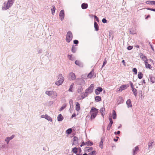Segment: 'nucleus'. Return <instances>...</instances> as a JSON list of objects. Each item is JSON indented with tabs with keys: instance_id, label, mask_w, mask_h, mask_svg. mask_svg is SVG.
Listing matches in <instances>:
<instances>
[{
	"instance_id": "48",
	"label": "nucleus",
	"mask_w": 155,
	"mask_h": 155,
	"mask_svg": "<svg viewBox=\"0 0 155 155\" xmlns=\"http://www.w3.org/2000/svg\"><path fill=\"white\" fill-rule=\"evenodd\" d=\"M73 106H72L71 105H70V108L69 110L71 113V112L73 110Z\"/></svg>"
},
{
	"instance_id": "7",
	"label": "nucleus",
	"mask_w": 155,
	"mask_h": 155,
	"mask_svg": "<svg viewBox=\"0 0 155 155\" xmlns=\"http://www.w3.org/2000/svg\"><path fill=\"white\" fill-rule=\"evenodd\" d=\"M129 86L128 84H125L122 85L120 87L117 88V91L118 92H120L122 91L124 89H126L127 87H129Z\"/></svg>"
},
{
	"instance_id": "8",
	"label": "nucleus",
	"mask_w": 155,
	"mask_h": 155,
	"mask_svg": "<svg viewBox=\"0 0 155 155\" xmlns=\"http://www.w3.org/2000/svg\"><path fill=\"white\" fill-rule=\"evenodd\" d=\"M76 76L74 73L71 72L69 74V79L70 80H74L76 78Z\"/></svg>"
},
{
	"instance_id": "31",
	"label": "nucleus",
	"mask_w": 155,
	"mask_h": 155,
	"mask_svg": "<svg viewBox=\"0 0 155 155\" xmlns=\"http://www.w3.org/2000/svg\"><path fill=\"white\" fill-rule=\"evenodd\" d=\"M109 119L110 120V123L108 125H109V126L111 127L112 124L113 123V121L111 118L110 117H109Z\"/></svg>"
},
{
	"instance_id": "38",
	"label": "nucleus",
	"mask_w": 155,
	"mask_h": 155,
	"mask_svg": "<svg viewBox=\"0 0 155 155\" xmlns=\"http://www.w3.org/2000/svg\"><path fill=\"white\" fill-rule=\"evenodd\" d=\"M149 81H150L152 84L154 83L155 82L154 79L152 77H150V78Z\"/></svg>"
},
{
	"instance_id": "54",
	"label": "nucleus",
	"mask_w": 155,
	"mask_h": 155,
	"mask_svg": "<svg viewBox=\"0 0 155 155\" xmlns=\"http://www.w3.org/2000/svg\"><path fill=\"white\" fill-rule=\"evenodd\" d=\"M102 21L103 23H105L107 22V20H106L105 18H104L102 19Z\"/></svg>"
},
{
	"instance_id": "26",
	"label": "nucleus",
	"mask_w": 155,
	"mask_h": 155,
	"mask_svg": "<svg viewBox=\"0 0 155 155\" xmlns=\"http://www.w3.org/2000/svg\"><path fill=\"white\" fill-rule=\"evenodd\" d=\"M78 138L77 137H74L73 140V144H76L78 143Z\"/></svg>"
},
{
	"instance_id": "45",
	"label": "nucleus",
	"mask_w": 155,
	"mask_h": 155,
	"mask_svg": "<svg viewBox=\"0 0 155 155\" xmlns=\"http://www.w3.org/2000/svg\"><path fill=\"white\" fill-rule=\"evenodd\" d=\"M145 67L147 68L151 69L152 68L151 65L150 64H146Z\"/></svg>"
},
{
	"instance_id": "11",
	"label": "nucleus",
	"mask_w": 155,
	"mask_h": 155,
	"mask_svg": "<svg viewBox=\"0 0 155 155\" xmlns=\"http://www.w3.org/2000/svg\"><path fill=\"white\" fill-rule=\"evenodd\" d=\"M77 82L78 84L79 85L83 86L85 84L84 80L82 79H78Z\"/></svg>"
},
{
	"instance_id": "52",
	"label": "nucleus",
	"mask_w": 155,
	"mask_h": 155,
	"mask_svg": "<svg viewBox=\"0 0 155 155\" xmlns=\"http://www.w3.org/2000/svg\"><path fill=\"white\" fill-rule=\"evenodd\" d=\"M130 85L131 86V87L132 88H134V86L133 83L130 81H129Z\"/></svg>"
},
{
	"instance_id": "57",
	"label": "nucleus",
	"mask_w": 155,
	"mask_h": 155,
	"mask_svg": "<svg viewBox=\"0 0 155 155\" xmlns=\"http://www.w3.org/2000/svg\"><path fill=\"white\" fill-rule=\"evenodd\" d=\"M53 102L52 101H50L48 103V104L49 105H51V104H53Z\"/></svg>"
},
{
	"instance_id": "29",
	"label": "nucleus",
	"mask_w": 155,
	"mask_h": 155,
	"mask_svg": "<svg viewBox=\"0 0 155 155\" xmlns=\"http://www.w3.org/2000/svg\"><path fill=\"white\" fill-rule=\"evenodd\" d=\"M155 1H147L146 2V3L149 5H154Z\"/></svg>"
},
{
	"instance_id": "47",
	"label": "nucleus",
	"mask_w": 155,
	"mask_h": 155,
	"mask_svg": "<svg viewBox=\"0 0 155 155\" xmlns=\"http://www.w3.org/2000/svg\"><path fill=\"white\" fill-rule=\"evenodd\" d=\"M105 111V109L104 108L102 107L101 109L100 112H101V114H102V113L104 112Z\"/></svg>"
},
{
	"instance_id": "56",
	"label": "nucleus",
	"mask_w": 155,
	"mask_h": 155,
	"mask_svg": "<svg viewBox=\"0 0 155 155\" xmlns=\"http://www.w3.org/2000/svg\"><path fill=\"white\" fill-rule=\"evenodd\" d=\"M120 133V131H118L117 132H114V134L115 135H116L117 134H119Z\"/></svg>"
},
{
	"instance_id": "55",
	"label": "nucleus",
	"mask_w": 155,
	"mask_h": 155,
	"mask_svg": "<svg viewBox=\"0 0 155 155\" xmlns=\"http://www.w3.org/2000/svg\"><path fill=\"white\" fill-rule=\"evenodd\" d=\"M74 43L75 44H78V41L77 40H74Z\"/></svg>"
},
{
	"instance_id": "1",
	"label": "nucleus",
	"mask_w": 155,
	"mask_h": 155,
	"mask_svg": "<svg viewBox=\"0 0 155 155\" xmlns=\"http://www.w3.org/2000/svg\"><path fill=\"white\" fill-rule=\"evenodd\" d=\"M15 0H8L7 3H4L2 6V9L6 10L11 7L13 5Z\"/></svg>"
},
{
	"instance_id": "39",
	"label": "nucleus",
	"mask_w": 155,
	"mask_h": 155,
	"mask_svg": "<svg viewBox=\"0 0 155 155\" xmlns=\"http://www.w3.org/2000/svg\"><path fill=\"white\" fill-rule=\"evenodd\" d=\"M66 107V105L65 104H64L63 106L61 107L59 109L60 111L64 109Z\"/></svg>"
},
{
	"instance_id": "40",
	"label": "nucleus",
	"mask_w": 155,
	"mask_h": 155,
	"mask_svg": "<svg viewBox=\"0 0 155 155\" xmlns=\"http://www.w3.org/2000/svg\"><path fill=\"white\" fill-rule=\"evenodd\" d=\"M143 74L141 73L140 72L138 73V78L140 79H141L143 77Z\"/></svg>"
},
{
	"instance_id": "43",
	"label": "nucleus",
	"mask_w": 155,
	"mask_h": 155,
	"mask_svg": "<svg viewBox=\"0 0 155 155\" xmlns=\"http://www.w3.org/2000/svg\"><path fill=\"white\" fill-rule=\"evenodd\" d=\"M153 142H149L148 143V148L149 149L150 148H152V145L153 144Z\"/></svg>"
},
{
	"instance_id": "15",
	"label": "nucleus",
	"mask_w": 155,
	"mask_h": 155,
	"mask_svg": "<svg viewBox=\"0 0 155 155\" xmlns=\"http://www.w3.org/2000/svg\"><path fill=\"white\" fill-rule=\"evenodd\" d=\"M94 71L93 70L90 72L88 74L87 78H91L93 76Z\"/></svg>"
},
{
	"instance_id": "23",
	"label": "nucleus",
	"mask_w": 155,
	"mask_h": 155,
	"mask_svg": "<svg viewBox=\"0 0 155 155\" xmlns=\"http://www.w3.org/2000/svg\"><path fill=\"white\" fill-rule=\"evenodd\" d=\"M87 94H85V93H84V92L82 93L81 94L80 97V99H84V98L85 97H87Z\"/></svg>"
},
{
	"instance_id": "9",
	"label": "nucleus",
	"mask_w": 155,
	"mask_h": 155,
	"mask_svg": "<svg viewBox=\"0 0 155 155\" xmlns=\"http://www.w3.org/2000/svg\"><path fill=\"white\" fill-rule=\"evenodd\" d=\"M59 16L61 21H62L64 17V10H61L60 12Z\"/></svg>"
},
{
	"instance_id": "10",
	"label": "nucleus",
	"mask_w": 155,
	"mask_h": 155,
	"mask_svg": "<svg viewBox=\"0 0 155 155\" xmlns=\"http://www.w3.org/2000/svg\"><path fill=\"white\" fill-rule=\"evenodd\" d=\"M41 117L42 118H45L47 119V120H48L50 121L51 122L52 121V118L48 116L47 114L41 115Z\"/></svg>"
},
{
	"instance_id": "12",
	"label": "nucleus",
	"mask_w": 155,
	"mask_h": 155,
	"mask_svg": "<svg viewBox=\"0 0 155 155\" xmlns=\"http://www.w3.org/2000/svg\"><path fill=\"white\" fill-rule=\"evenodd\" d=\"M15 137L14 135H12L10 137H7L5 140V141L6 142L7 144L9 143V141Z\"/></svg>"
},
{
	"instance_id": "24",
	"label": "nucleus",
	"mask_w": 155,
	"mask_h": 155,
	"mask_svg": "<svg viewBox=\"0 0 155 155\" xmlns=\"http://www.w3.org/2000/svg\"><path fill=\"white\" fill-rule=\"evenodd\" d=\"M94 27L95 31H97L99 30V26L97 23L95 21L94 22Z\"/></svg>"
},
{
	"instance_id": "62",
	"label": "nucleus",
	"mask_w": 155,
	"mask_h": 155,
	"mask_svg": "<svg viewBox=\"0 0 155 155\" xmlns=\"http://www.w3.org/2000/svg\"><path fill=\"white\" fill-rule=\"evenodd\" d=\"M76 116V114H73L72 115V116H71V117L72 118H73V117H75V116Z\"/></svg>"
},
{
	"instance_id": "25",
	"label": "nucleus",
	"mask_w": 155,
	"mask_h": 155,
	"mask_svg": "<svg viewBox=\"0 0 155 155\" xmlns=\"http://www.w3.org/2000/svg\"><path fill=\"white\" fill-rule=\"evenodd\" d=\"M132 89V92H133L134 95V96L135 97H136L137 95V92L136 89L134 88H133Z\"/></svg>"
},
{
	"instance_id": "59",
	"label": "nucleus",
	"mask_w": 155,
	"mask_h": 155,
	"mask_svg": "<svg viewBox=\"0 0 155 155\" xmlns=\"http://www.w3.org/2000/svg\"><path fill=\"white\" fill-rule=\"evenodd\" d=\"M149 44H150V45L151 48V49H152V50L153 51H154V48L153 47L152 45L150 44V42H149Z\"/></svg>"
},
{
	"instance_id": "21",
	"label": "nucleus",
	"mask_w": 155,
	"mask_h": 155,
	"mask_svg": "<svg viewBox=\"0 0 155 155\" xmlns=\"http://www.w3.org/2000/svg\"><path fill=\"white\" fill-rule=\"evenodd\" d=\"M81 7L83 9H86L88 7V4L85 3H83L81 5Z\"/></svg>"
},
{
	"instance_id": "19",
	"label": "nucleus",
	"mask_w": 155,
	"mask_h": 155,
	"mask_svg": "<svg viewBox=\"0 0 155 155\" xmlns=\"http://www.w3.org/2000/svg\"><path fill=\"white\" fill-rule=\"evenodd\" d=\"M139 150V147L138 146L136 147L134 149H133V155H135L137 153V151Z\"/></svg>"
},
{
	"instance_id": "5",
	"label": "nucleus",
	"mask_w": 155,
	"mask_h": 155,
	"mask_svg": "<svg viewBox=\"0 0 155 155\" xmlns=\"http://www.w3.org/2000/svg\"><path fill=\"white\" fill-rule=\"evenodd\" d=\"M73 38V35L71 32L69 31L67 32L66 37V41L68 43L70 42L72 40Z\"/></svg>"
},
{
	"instance_id": "37",
	"label": "nucleus",
	"mask_w": 155,
	"mask_h": 155,
	"mask_svg": "<svg viewBox=\"0 0 155 155\" xmlns=\"http://www.w3.org/2000/svg\"><path fill=\"white\" fill-rule=\"evenodd\" d=\"M55 10V8L54 6H52V8L51 9V12L52 14L53 15L54 14Z\"/></svg>"
},
{
	"instance_id": "49",
	"label": "nucleus",
	"mask_w": 155,
	"mask_h": 155,
	"mask_svg": "<svg viewBox=\"0 0 155 155\" xmlns=\"http://www.w3.org/2000/svg\"><path fill=\"white\" fill-rule=\"evenodd\" d=\"M133 71L134 73L135 74H136L137 73V70L135 68H134L133 69Z\"/></svg>"
},
{
	"instance_id": "41",
	"label": "nucleus",
	"mask_w": 155,
	"mask_h": 155,
	"mask_svg": "<svg viewBox=\"0 0 155 155\" xmlns=\"http://www.w3.org/2000/svg\"><path fill=\"white\" fill-rule=\"evenodd\" d=\"M93 150V148L92 147H86V150L87 152H90L91 151Z\"/></svg>"
},
{
	"instance_id": "34",
	"label": "nucleus",
	"mask_w": 155,
	"mask_h": 155,
	"mask_svg": "<svg viewBox=\"0 0 155 155\" xmlns=\"http://www.w3.org/2000/svg\"><path fill=\"white\" fill-rule=\"evenodd\" d=\"M72 131V130L71 128H69L67 130L66 132L67 134H71Z\"/></svg>"
},
{
	"instance_id": "13",
	"label": "nucleus",
	"mask_w": 155,
	"mask_h": 155,
	"mask_svg": "<svg viewBox=\"0 0 155 155\" xmlns=\"http://www.w3.org/2000/svg\"><path fill=\"white\" fill-rule=\"evenodd\" d=\"M103 89L102 87H98L97 89L95 90V92L96 95H98L100 94V92L102 91Z\"/></svg>"
},
{
	"instance_id": "63",
	"label": "nucleus",
	"mask_w": 155,
	"mask_h": 155,
	"mask_svg": "<svg viewBox=\"0 0 155 155\" xmlns=\"http://www.w3.org/2000/svg\"><path fill=\"white\" fill-rule=\"evenodd\" d=\"M122 62L124 65H125V61L124 60H123L122 61Z\"/></svg>"
},
{
	"instance_id": "17",
	"label": "nucleus",
	"mask_w": 155,
	"mask_h": 155,
	"mask_svg": "<svg viewBox=\"0 0 155 155\" xmlns=\"http://www.w3.org/2000/svg\"><path fill=\"white\" fill-rule=\"evenodd\" d=\"M64 119V117L62 115L60 114H59L57 117V120L58 121H62Z\"/></svg>"
},
{
	"instance_id": "50",
	"label": "nucleus",
	"mask_w": 155,
	"mask_h": 155,
	"mask_svg": "<svg viewBox=\"0 0 155 155\" xmlns=\"http://www.w3.org/2000/svg\"><path fill=\"white\" fill-rule=\"evenodd\" d=\"M107 60H106V58H105L104 60V62H103V66H102V67L105 65L107 63Z\"/></svg>"
},
{
	"instance_id": "42",
	"label": "nucleus",
	"mask_w": 155,
	"mask_h": 155,
	"mask_svg": "<svg viewBox=\"0 0 155 155\" xmlns=\"http://www.w3.org/2000/svg\"><path fill=\"white\" fill-rule=\"evenodd\" d=\"M68 58L72 61L74 60V58L72 57V55H68Z\"/></svg>"
},
{
	"instance_id": "2",
	"label": "nucleus",
	"mask_w": 155,
	"mask_h": 155,
	"mask_svg": "<svg viewBox=\"0 0 155 155\" xmlns=\"http://www.w3.org/2000/svg\"><path fill=\"white\" fill-rule=\"evenodd\" d=\"M45 94L50 96L52 99H55L58 96L57 93L53 91H47L45 92Z\"/></svg>"
},
{
	"instance_id": "22",
	"label": "nucleus",
	"mask_w": 155,
	"mask_h": 155,
	"mask_svg": "<svg viewBox=\"0 0 155 155\" xmlns=\"http://www.w3.org/2000/svg\"><path fill=\"white\" fill-rule=\"evenodd\" d=\"M75 63L76 65H77L80 67H82L83 66V64H82V63L81 62L79 61H78V60L76 61L75 62Z\"/></svg>"
},
{
	"instance_id": "36",
	"label": "nucleus",
	"mask_w": 155,
	"mask_h": 155,
	"mask_svg": "<svg viewBox=\"0 0 155 155\" xmlns=\"http://www.w3.org/2000/svg\"><path fill=\"white\" fill-rule=\"evenodd\" d=\"M74 84L73 83L72 84H71L70 86V88L68 90V91L69 92H73V90H72V88L73 87L74 85Z\"/></svg>"
},
{
	"instance_id": "51",
	"label": "nucleus",
	"mask_w": 155,
	"mask_h": 155,
	"mask_svg": "<svg viewBox=\"0 0 155 155\" xmlns=\"http://www.w3.org/2000/svg\"><path fill=\"white\" fill-rule=\"evenodd\" d=\"M90 154V155H96V151L94 150L93 151L91 152Z\"/></svg>"
},
{
	"instance_id": "16",
	"label": "nucleus",
	"mask_w": 155,
	"mask_h": 155,
	"mask_svg": "<svg viewBox=\"0 0 155 155\" xmlns=\"http://www.w3.org/2000/svg\"><path fill=\"white\" fill-rule=\"evenodd\" d=\"M75 109L77 111H79L80 109V105L78 102H76Z\"/></svg>"
},
{
	"instance_id": "30",
	"label": "nucleus",
	"mask_w": 155,
	"mask_h": 155,
	"mask_svg": "<svg viewBox=\"0 0 155 155\" xmlns=\"http://www.w3.org/2000/svg\"><path fill=\"white\" fill-rule=\"evenodd\" d=\"M77 49V48L76 47H75L74 46H73L71 48V51L73 53H75L76 52V50Z\"/></svg>"
},
{
	"instance_id": "3",
	"label": "nucleus",
	"mask_w": 155,
	"mask_h": 155,
	"mask_svg": "<svg viewBox=\"0 0 155 155\" xmlns=\"http://www.w3.org/2000/svg\"><path fill=\"white\" fill-rule=\"evenodd\" d=\"M97 113L98 110L94 107H92L90 111V113L91 114V120L95 118L97 114Z\"/></svg>"
},
{
	"instance_id": "18",
	"label": "nucleus",
	"mask_w": 155,
	"mask_h": 155,
	"mask_svg": "<svg viewBox=\"0 0 155 155\" xmlns=\"http://www.w3.org/2000/svg\"><path fill=\"white\" fill-rule=\"evenodd\" d=\"M139 55L140 57V58L143 60H146V58H147L142 53H139Z\"/></svg>"
},
{
	"instance_id": "64",
	"label": "nucleus",
	"mask_w": 155,
	"mask_h": 155,
	"mask_svg": "<svg viewBox=\"0 0 155 155\" xmlns=\"http://www.w3.org/2000/svg\"><path fill=\"white\" fill-rule=\"evenodd\" d=\"M111 127H110V126H109V125L108 126V127H107V130H110V128H111Z\"/></svg>"
},
{
	"instance_id": "28",
	"label": "nucleus",
	"mask_w": 155,
	"mask_h": 155,
	"mask_svg": "<svg viewBox=\"0 0 155 155\" xmlns=\"http://www.w3.org/2000/svg\"><path fill=\"white\" fill-rule=\"evenodd\" d=\"M104 142V139L102 138L101 140V141L100 142L99 147L101 149L103 148V144Z\"/></svg>"
},
{
	"instance_id": "58",
	"label": "nucleus",
	"mask_w": 155,
	"mask_h": 155,
	"mask_svg": "<svg viewBox=\"0 0 155 155\" xmlns=\"http://www.w3.org/2000/svg\"><path fill=\"white\" fill-rule=\"evenodd\" d=\"M94 18H95V19L97 21V22H99V19H98V18H97V17L96 16V15H95L94 16Z\"/></svg>"
},
{
	"instance_id": "33",
	"label": "nucleus",
	"mask_w": 155,
	"mask_h": 155,
	"mask_svg": "<svg viewBox=\"0 0 155 155\" xmlns=\"http://www.w3.org/2000/svg\"><path fill=\"white\" fill-rule=\"evenodd\" d=\"M78 149L77 147H74L72 149V151L75 153H77L78 152Z\"/></svg>"
},
{
	"instance_id": "20",
	"label": "nucleus",
	"mask_w": 155,
	"mask_h": 155,
	"mask_svg": "<svg viewBox=\"0 0 155 155\" xmlns=\"http://www.w3.org/2000/svg\"><path fill=\"white\" fill-rule=\"evenodd\" d=\"M124 101L123 97H119L117 100V102L118 104H122L123 103Z\"/></svg>"
},
{
	"instance_id": "6",
	"label": "nucleus",
	"mask_w": 155,
	"mask_h": 155,
	"mask_svg": "<svg viewBox=\"0 0 155 155\" xmlns=\"http://www.w3.org/2000/svg\"><path fill=\"white\" fill-rule=\"evenodd\" d=\"M94 85L93 84H91L90 86L85 90V94L88 96L89 94L91 93L93 91Z\"/></svg>"
},
{
	"instance_id": "44",
	"label": "nucleus",
	"mask_w": 155,
	"mask_h": 155,
	"mask_svg": "<svg viewBox=\"0 0 155 155\" xmlns=\"http://www.w3.org/2000/svg\"><path fill=\"white\" fill-rule=\"evenodd\" d=\"M86 144L87 146H90L93 145V143L90 141H87L86 143Z\"/></svg>"
},
{
	"instance_id": "46",
	"label": "nucleus",
	"mask_w": 155,
	"mask_h": 155,
	"mask_svg": "<svg viewBox=\"0 0 155 155\" xmlns=\"http://www.w3.org/2000/svg\"><path fill=\"white\" fill-rule=\"evenodd\" d=\"M69 103L70 104V105H71L72 106H73V100L71 99L69 100Z\"/></svg>"
},
{
	"instance_id": "61",
	"label": "nucleus",
	"mask_w": 155,
	"mask_h": 155,
	"mask_svg": "<svg viewBox=\"0 0 155 155\" xmlns=\"http://www.w3.org/2000/svg\"><path fill=\"white\" fill-rule=\"evenodd\" d=\"M143 61H144L145 64H147L148 63V60H147V58H146V60H144Z\"/></svg>"
},
{
	"instance_id": "32",
	"label": "nucleus",
	"mask_w": 155,
	"mask_h": 155,
	"mask_svg": "<svg viewBox=\"0 0 155 155\" xmlns=\"http://www.w3.org/2000/svg\"><path fill=\"white\" fill-rule=\"evenodd\" d=\"M113 119H115L116 118L117 114L116 113L115 111L114 110H113Z\"/></svg>"
},
{
	"instance_id": "14",
	"label": "nucleus",
	"mask_w": 155,
	"mask_h": 155,
	"mask_svg": "<svg viewBox=\"0 0 155 155\" xmlns=\"http://www.w3.org/2000/svg\"><path fill=\"white\" fill-rule=\"evenodd\" d=\"M126 103L128 108L131 107H132L131 101L130 99L127 100Z\"/></svg>"
},
{
	"instance_id": "27",
	"label": "nucleus",
	"mask_w": 155,
	"mask_h": 155,
	"mask_svg": "<svg viewBox=\"0 0 155 155\" xmlns=\"http://www.w3.org/2000/svg\"><path fill=\"white\" fill-rule=\"evenodd\" d=\"M101 100V97L99 96H97L95 97V101L97 102H99Z\"/></svg>"
},
{
	"instance_id": "35",
	"label": "nucleus",
	"mask_w": 155,
	"mask_h": 155,
	"mask_svg": "<svg viewBox=\"0 0 155 155\" xmlns=\"http://www.w3.org/2000/svg\"><path fill=\"white\" fill-rule=\"evenodd\" d=\"M83 91V88L82 87H80L78 88L77 90L78 92L79 93H81Z\"/></svg>"
},
{
	"instance_id": "4",
	"label": "nucleus",
	"mask_w": 155,
	"mask_h": 155,
	"mask_svg": "<svg viewBox=\"0 0 155 155\" xmlns=\"http://www.w3.org/2000/svg\"><path fill=\"white\" fill-rule=\"evenodd\" d=\"M58 80L55 83V84L57 86L61 85L64 80V78L62 74H60L58 76Z\"/></svg>"
},
{
	"instance_id": "53",
	"label": "nucleus",
	"mask_w": 155,
	"mask_h": 155,
	"mask_svg": "<svg viewBox=\"0 0 155 155\" xmlns=\"http://www.w3.org/2000/svg\"><path fill=\"white\" fill-rule=\"evenodd\" d=\"M133 48V46H129L127 47V49L128 50H131Z\"/></svg>"
},
{
	"instance_id": "60",
	"label": "nucleus",
	"mask_w": 155,
	"mask_h": 155,
	"mask_svg": "<svg viewBox=\"0 0 155 155\" xmlns=\"http://www.w3.org/2000/svg\"><path fill=\"white\" fill-rule=\"evenodd\" d=\"M86 144V143H85L84 142H83L81 144L80 146L81 147H82V146L85 145Z\"/></svg>"
}]
</instances>
